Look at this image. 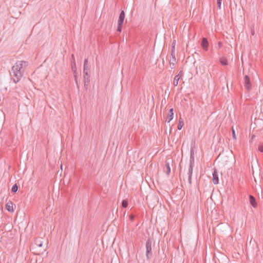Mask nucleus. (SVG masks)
<instances>
[{
    "mask_svg": "<svg viewBox=\"0 0 263 263\" xmlns=\"http://www.w3.org/2000/svg\"><path fill=\"white\" fill-rule=\"evenodd\" d=\"M175 46H176V41L174 40L172 44L171 58L176 59V58H175Z\"/></svg>",
    "mask_w": 263,
    "mask_h": 263,
    "instance_id": "1a4fd4ad",
    "label": "nucleus"
},
{
    "mask_svg": "<svg viewBox=\"0 0 263 263\" xmlns=\"http://www.w3.org/2000/svg\"><path fill=\"white\" fill-rule=\"evenodd\" d=\"M6 208L9 212H13L14 210L13 208L12 202H11V201L8 202L6 204Z\"/></svg>",
    "mask_w": 263,
    "mask_h": 263,
    "instance_id": "ddd939ff",
    "label": "nucleus"
},
{
    "mask_svg": "<svg viewBox=\"0 0 263 263\" xmlns=\"http://www.w3.org/2000/svg\"><path fill=\"white\" fill-rule=\"evenodd\" d=\"M202 48L205 51H208L209 47V42L205 37H203L201 41Z\"/></svg>",
    "mask_w": 263,
    "mask_h": 263,
    "instance_id": "423d86ee",
    "label": "nucleus"
},
{
    "mask_svg": "<svg viewBox=\"0 0 263 263\" xmlns=\"http://www.w3.org/2000/svg\"><path fill=\"white\" fill-rule=\"evenodd\" d=\"M152 241L151 238H148L145 244V248H146V257L147 260H150V259L152 258L153 256V253H152Z\"/></svg>",
    "mask_w": 263,
    "mask_h": 263,
    "instance_id": "f03ea898",
    "label": "nucleus"
},
{
    "mask_svg": "<svg viewBox=\"0 0 263 263\" xmlns=\"http://www.w3.org/2000/svg\"><path fill=\"white\" fill-rule=\"evenodd\" d=\"M129 219L131 221H133L135 219V215L133 214L130 215Z\"/></svg>",
    "mask_w": 263,
    "mask_h": 263,
    "instance_id": "cd10ccee",
    "label": "nucleus"
},
{
    "mask_svg": "<svg viewBox=\"0 0 263 263\" xmlns=\"http://www.w3.org/2000/svg\"><path fill=\"white\" fill-rule=\"evenodd\" d=\"M28 65V62L21 61L16 62L12 67L11 70L10 71V76L11 79L13 80L15 83L20 81Z\"/></svg>",
    "mask_w": 263,
    "mask_h": 263,
    "instance_id": "f257e3e1",
    "label": "nucleus"
},
{
    "mask_svg": "<svg viewBox=\"0 0 263 263\" xmlns=\"http://www.w3.org/2000/svg\"><path fill=\"white\" fill-rule=\"evenodd\" d=\"M193 169H189L188 170V183L189 184V186H190L192 184V174H193Z\"/></svg>",
    "mask_w": 263,
    "mask_h": 263,
    "instance_id": "f8f14e48",
    "label": "nucleus"
},
{
    "mask_svg": "<svg viewBox=\"0 0 263 263\" xmlns=\"http://www.w3.org/2000/svg\"><path fill=\"white\" fill-rule=\"evenodd\" d=\"M249 199H250V203L251 204V205L255 208L257 206V203L256 202V199L255 197L252 195L249 196Z\"/></svg>",
    "mask_w": 263,
    "mask_h": 263,
    "instance_id": "9b49d317",
    "label": "nucleus"
},
{
    "mask_svg": "<svg viewBox=\"0 0 263 263\" xmlns=\"http://www.w3.org/2000/svg\"><path fill=\"white\" fill-rule=\"evenodd\" d=\"M213 178L212 180L214 184H217L219 183V178L217 172L216 170L214 171L212 174Z\"/></svg>",
    "mask_w": 263,
    "mask_h": 263,
    "instance_id": "0eeeda50",
    "label": "nucleus"
},
{
    "mask_svg": "<svg viewBox=\"0 0 263 263\" xmlns=\"http://www.w3.org/2000/svg\"><path fill=\"white\" fill-rule=\"evenodd\" d=\"M35 244L39 247H41L43 245L42 242L40 240H36Z\"/></svg>",
    "mask_w": 263,
    "mask_h": 263,
    "instance_id": "412c9836",
    "label": "nucleus"
},
{
    "mask_svg": "<svg viewBox=\"0 0 263 263\" xmlns=\"http://www.w3.org/2000/svg\"><path fill=\"white\" fill-rule=\"evenodd\" d=\"M71 65L72 71H74L75 70H77L76 64L75 61H71Z\"/></svg>",
    "mask_w": 263,
    "mask_h": 263,
    "instance_id": "a211bd4d",
    "label": "nucleus"
},
{
    "mask_svg": "<svg viewBox=\"0 0 263 263\" xmlns=\"http://www.w3.org/2000/svg\"><path fill=\"white\" fill-rule=\"evenodd\" d=\"M194 164V156L192 151L191 152L189 169H193Z\"/></svg>",
    "mask_w": 263,
    "mask_h": 263,
    "instance_id": "9d476101",
    "label": "nucleus"
},
{
    "mask_svg": "<svg viewBox=\"0 0 263 263\" xmlns=\"http://www.w3.org/2000/svg\"><path fill=\"white\" fill-rule=\"evenodd\" d=\"M125 18V13L123 10H122L120 13L119 19L118 21V27L117 30L119 32H121L122 25Z\"/></svg>",
    "mask_w": 263,
    "mask_h": 263,
    "instance_id": "7ed1b4c3",
    "label": "nucleus"
},
{
    "mask_svg": "<svg viewBox=\"0 0 263 263\" xmlns=\"http://www.w3.org/2000/svg\"><path fill=\"white\" fill-rule=\"evenodd\" d=\"M128 205V201L126 200H123L122 201V206L123 208H126Z\"/></svg>",
    "mask_w": 263,
    "mask_h": 263,
    "instance_id": "aec40b11",
    "label": "nucleus"
},
{
    "mask_svg": "<svg viewBox=\"0 0 263 263\" xmlns=\"http://www.w3.org/2000/svg\"><path fill=\"white\" fill-rule=\"evenodd\" d=\"M89 82L84 81V86L86 89H87L88 88Z\"/></svg>",
    "mask_w": 263,
    "mask_h": 263,
    "instance_id": "a878e982",
    "label": "nucleus"
},
{
    "mask_svg": "<svg viewBox=\"0 0 263 263\" xmlns=\"http://www.w3.org/2000/svg\"><path fill=\"white\" fill-rule=\"evenodd\" d=\"M180 78L178 75H177L175 77L173 81V84L174 86H176L178 84V81L179 80Z\"/></svg>",
    "mask_w": 263,
    "mask_h": 263,
    "instance_id": "dca6fc26",
    "label": "nucleus"
},
{
    "mask_svg": "<svg viewBox=\"0 0 263 263\" xmlns=\"http://www.w3.org/2000/svg\"><path fill=\"white\" fill-rule=\"evenodd\" d=\"M17 190H18V186L16 184H15L14 185H13L12 189H11V191L13 193H16L17 192Z\"/></svg>",
    "mask_w": 263,
    "mask_h": 263,
    "instance_id": "6ab92c4d",
    "label": "nucleus"
},
{
    "mask_svg": "<svg viewBox=\"0 0 263 263\" xmlns=\"http://www.w3.org/2000/svg\"><path fill=\"white\" fill-rule=\"evenodd\" d=\"M183 125H184V123H182L181 122H179L178 126H177L178 129L181 130L182 127H183Z\"/></svg>",
    "mask_w": 263,
    "mask_h": 263,
    "instance_id": "b1692460",
    "label": "nucleus"
},
{
    "mask_svg": "<svg viewBox=\"0 0 263 263\" xmlns=\"http://www.w3.org/2000/svg\"><path fill=\"white\" fill-rule=\"evenodd\" d=\"M173 108H171L168 112L166 122L169 123L173 119Z\"/></svg>",
    "mask_w": 263,
    "mask_h": 263,
    "instance_id": "6e6552de",
    "label": "nucleus"
},
{
    "mask_svg": "<svg viewBox=\"0 0 263 263\" xmlns=\"http://www.w3.org/2000/svg\"><path fill=\"white\" fill-rule=\"evenodd\" d=\"M77 77L78 76H74V80L77 85H78Z\"/></svg>",
    "mask_w": 263,
    "mask_h": 263,
    "instance_id": "7c9ffc66",
    "label": "nucleus"
},
{
    "mask_svg": "<svg viewBox=\"0 0 263 263\" xmlns=\"http://www.w3.org/2000/svg\"><path fill=\"white\" fill-rule=\"evenodd\" d=\"M258 150H259L260 152H263V145H259V146H258Z\"/></svg>",
    "mask_w": 263,
    "mask_h": 263,
    "instance_id": "bb28decb",
    "label": "nucleus"
},
{
    "mask_svg": "<svg viewBox=\"0 0 263 263\" xmlns=\"http://www.w3.org/2000/svg\"><path fill=\"white\" fill-rule=\"evenodd\" d=\"M87 72H90V68L88 62V59H85L84 62L83 73L87 74Z\"/></svg>",
    "mask_w": 263,
    "mask_h": 263,
    "instance_id": "39448f33",
    "label": "nucleus"
},
{
    "mask_svg": "<svg viewBox=\"0 0 263 263\" xmlns=\"http://www.w3.org/2000/svg\"><path fill=\"white\" fill-rule=\"evenodd\" d=\"M220 63L222 65H228V61L227 59H222L221 60H220Z\"/></svg>",
    "mask_w": 263,
    "mask_h": 263,
    "instance_id": "4be33fe9",
    "label": "nucleus"
},
{
    "mask_svg": "<svg viewBox=\"0 0 263 263\" xmlns=\"http://www.w3.org/2000/svg\"><path fill=\"white\" fill-rule=\"evenodd\" d=\"M164 172H165L167 175H169L171 173V167L168 162H165V166L164 167Z\"/></svg>",
    "mask_w": 263,
    "mask_h": 263,
    "instance_id": "4468645a",
    "label": "nucleus"
},
{
    "mask_svg": "<svg viewBox=\"0 0 263 263\" xmlns=\"http://www.w3.org/2000/svg\"><path fill=\"white\" fill-rule=\"evenodd\" d=\"M179 122H181L182 123H184L183 120L181 118H180Z\"/></svg>",
    "mask_w": 263,
    "mask_h": 263,
    "instance_id": "2f4dec72",
    "label": "nucleus"
},
{
    "mask_svg": "<svg viewBox=\"0 0 263 263\" xmlns=\"http://www.w3.org/2000/svg\"><path fill=\"white\" fill-rule=\"evenodd\" d=\"M221 1L222 0H217V6L218 9H221Z\"/></svg>",
    "mask_w": 263,
    "mask_h": 263,
    "instance_id": "393cba45",
    "label": "nucleus"
},
{
    "mask_svg": "<svg viewBox=\"0 0 263 263\" xmlns=\"http://www.w3.org/2000/svg\"><path fill=\"white\" fill-rule=\"evenodd\" d=\"M175 62H176V59L170 58V67L172 69H173L175 68Z\"/></svg>",
    "mask_w": 263,
    "mask_h": 263,
    "instance_id": "2eb2a0df",
    "label": "nucleus"
},
{
    "mask_svg": "<svg viewBox=\"0 0 263 263\" xmlns=\"http://www.w3.org/2000/svg\"><path fill=\"white\" fill-rule=\"evenodd\" d=\"M71 61H75V58H74V57L73 54H72V55H71Z\"/></svg>",
    "mask_w": 263,
    "mask_h": 263,
    "instance_id": "c756f323",
    "label": "nucleus"
},
{
    "mask_svg": "<svg viewBox=\"0 0 263 263\" xmlns=\"http://www.w3.org/2000/svg\"><path fill=\"white\" fill-rule=\"evenodd\" d=\"M83 78L84 81L89 82V73L87 72V74L84 73Z\"/></svg>",
    "mask_w": 263,
    "mask_h": 263,
    "instance_id": "f3484780",
    "label": "nucleus"
},
{
    "mask_svg": "<svg viewBox=\"0 0 263 263\" xmlns=\"http://www.w3.org/2000/svg\"><path fill=\"white\" fill-rule=\"evenodd\" d=\"M243 84L245 88L249 91L251 89L252 85L249 77L247 75L245 76L243 80Z\"/></svg>",
    "mask_w": 263,
    "mask_h": 263,
    "instance_id": "20e7f679",
    "label": "nucleus"
},
{
    "mask_svg": "<svg viewBox=\"0 0 263 263\" xmlns=\"http://www.w3.org/2000/svg\"><path fill=\"white\" fill-rule=\"evenodd\" d=\"M73 71L74 76H78V73L77 70H75L74 71Z\"/></svg>",
    "mask_w": 263,
    "mask_h": 263,
    "instance_id": "c85d7f7f",
    "label": "nucleus"
},
{
    "mask_svg": "<svg viewBox=\"0 0 263 263\" xmlns=\"http://www.w3.org/2000/svg\"><path fill=\"white\" fill-rule=\"evenodd\" d=\"M232 133L233 138L234 140H236V136L235 132V130H234L233 127H232Z\"/></svg>",
    "mask_w": 263,
    "mask_h": 263,
    "instance_id": "5701e85b",
    "label": "nucleus"
},
{
    "mask_svg": "<svg viewBox=\"0 0 263 263\" xmlns=\"http://www.w3.org/2000/svg\"><path fill=\"white\" fill-rule=\"evenodd\" d=\"M220 45H221V43L220 42H219L218 43V46L220 47Z\"/></svg>",
    "mask_w": 263,
    "mask_h": 263,
    "instance_id": "473e14b6",
    "label": "nucleus"
}]
</instances>
